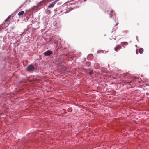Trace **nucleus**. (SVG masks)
I'll return each instance as SVG.
<instances>
[{"label": "nucleus", "mask_w": 149, "mask_h": 149, "mask_svg": "<svg viewBox=\"0 0 149 149\" xmlns=\"http://www.w3.org/2000/svg\"><path fill=\"white\" fill-rule=\"evenodd\" d=\"M10 18V16H8L3 23L2 25L4 26V27L5 28L7 27L9 24Z\"/></svg>", "instance_id": "nucleus-1"}, {"label": "nucleus", "mask_w": 149, "mask_h": 149, "mask_svg": "<svg viewBox=\"0 0 149 149\" xmlns=\"http://www.w3.org/2000/svg\"><path fill=\"white\" fill-rule=\"evenodd\" d=\"M27 69L28 71H31L34 69V66L32 65H30L27 68Z\"/></svg>", "instance_id": "nucleus-2"}, {"label": "nucleus", "mask_w": 149, "mask_h": 149, "mask_svg": "<svg viewBox=\"0 0 149 149\" xmlns=\"http://www.w3.org/2000/svg\"><path fill=\"white\" fill-rule=\"evenodd\" d=\"M59 0H56L54 1L51 3L48 6V8H50L54 6L55 4L59 1Z\"/></svg>", "instance_id": "nucleus-3"}, {"label": "nucleus", "mask_w": 149, "mask_h": 149, "mask_svg": "<svg viewBox=\"0 0 149 149\" xmlns=\"http://www.w3.org/2000/svg\"><path fill=\"white\" fill-rule=\"evenodd\" d=\"M52 52L51 51L49 50L45 52L44 53V55L46 56H49L52 54Z\"/></svg>", "instance_id": "nucleus-4"}, {"label": "nucleus", "mask_w": 149, "mask_h": 149, "mask_svg": "<svg viewBox=\"0 0 149 149\" xmlns=\"http://www.w3.org/2000/svg\"><path fill=\"white\" fill-rule=\"evenodd\" d=\"M121 48V46L120 45H118L116 46V47L114 48L115 51H117L118 50H120Z\"/></svg>", "instance_id": "nucleus-5"}, {"label": "nucleus", "mask_w": 149, "mask_h": 149, "mask_svg": "<svg viewBox=\"0 0 149 149\" xmlns=\"http://www.w3.org/2000/svg\"><path fill=\"white\" fill-rule=\"evenodd\" d=\"M93 58V55L92 54H89L87 56V59L89 60H91Z\"/></svg>", "instance_id": "nucleus-6"}, {"label": "nucleus", "mask_w": 149, "mask_h": 149, "mask_svg": "<svg viewBox=\"0 0 149 149\" xmlns=\"http://www.w3.org/2000/svg\"><path fill=\"white\" fill-rule=\"evenodd\" d=\"M24 12L23 11H21L19 12L18 13V15L19 16H21V15H23L24 14Z\"/></svg>", "instance_id": "nucleus-7"}, {"label": "nucleus", "mask_w": 149, "mask_h": 149, "mask_svg": "<svg viewBox=\"0 0 149 149\" xmlns=\"http://www.w3.org/2000/svg\"><path fill=\"white\" fill-rule=\"evenodd\" d=\"M46 13L48 14H49L51 13L50 10H48V9L46 10Z\"/></svg>", "instance_id": "nucleus-8"}, {"label": "nucleus", "mask_w": 149, "mask_h": 149, "mask_svg": "<svg viewBox=\"0 0 149 149\" xmlns=\"http://www.w3.org/2000/svg\"><path fill=\"white\" fill-rule=\"evenodd\" d=\"M139 52L140 53L142 54L143 52V48H140L139 50Z\"/></svg>", "instance_id": "nucleus-9"}, {"label": "nucleus", "mask_w": 149, "mask_h": 149, "mask_svg": "<svg viewBox=\"0 0 149 149\" xmlns=\"http://www.w3.org/2000/svg\"><path fill=\"white\" fill-rule=\"evenodd\" d=\"M86 0H73V1H79L80 2H81L83 1H85Z\"/></svg>", "instance_id": "nucleus-10"}, {"label": "nucleus", "mask_w": 149, "mask_h": 149, "mask_svg": "<svg viewBox=\"0 0 149 149\" xmlns=\"http://www.w3.org/2000/svg\"><path fill=\"white\" fill-rule=\"evenodd\" d=\"M52 1V0H44V2L45 3H48Z\"/></svg>", "instance_id": "nucleus-11"}, {"label": "nucleus", "mask_w": 149, "mask_h": 149, "mask_svg": "<svg viewBox=\"0 0 149 149\" xmlns=\"http://www.w3.org/2000/svg\"><path fill=\"white\" fill-rule=\"evenodd\" d=\"M111 14H110V17H111L112 16H113V10H111Z\"/></svg>", "instance_id": "nucleus-12"}, {"label": "nucleus", "mask_w": 149, "mask_h": 149, "mask_svg": "<svg viewBox=\"0 0 149 149\" xmlns=\"http://www.w3.org/2000/svg\"><path fill=\"white\" fill-rule=\"evenodd\" d=\"M122 44L125 45H127L128 44V43L127 42H122Z\"/></svg>", "instance_id": "nucleus-13"}, {"label": "nucleus", "mask_w": 149, "mask_h": 149, "mask_svg": "<svg viewBox=\"0 0 149 149\" xmlns=\"http://www.w3.org/2000/svg\"><path fill=\"white\" fill-rule=\"evenodd\" d=\"M91 64V63L90 62H88L87 63L86 65H88V66H90Z\"/></svg>", "instance_id": "nucleus-14"}, {"label": "nucleus", "mask_w": 149, "mask_h": 149, "mask_svg": "<svg viewBox=\"0 0 149 149\" xmlns=\"http://www.w3.org/2000/svg\"><path fill=\"white\" fill-rule=\"evenodd\" d=\"M68 3L69 4V5L70 4H72V3H71V2H69V3H66V4H68Z\"/></svg>", "instance_id": "nucleus-15"}, {"label": "nucleus", "mask_w": 149, "mask_h": 149, "mask_svg": "<svg viewBox=\"0 0 149 149\" xmlns=\"http://www.w3.org/2000/svg\"><path fill=\"white\" fill-rule=\"evenodd\" d=\"M136 53L137 54H138V51L137 50L136 51Z\"/></svg>", "instance_id": "nucleus-16"}, {"label": "nucleus", "mask_w": 149, "mask_h": 149, "mask_svg": "<svg viewBox=\"0 0 149 149\" xmlns=\"http://www.w3.org/2000/svg\"><path fill=\"white\" fill-rule=\"evenodd\" d=\"M95 65H96V64H95L94 65V66H95Z\"/></svg>", "instance_id": "nucleus-17"}, {"label": "nucleus", "mask_w": 149, "mask_h": 149, "mask_svg": "<svg viewBox=\"0 0 149 149\" xmlns=\"http://www.w3.org/2000/svg\"><path fill=\"white\" fill-rule=\"evenodd\" d=\"M98 68H99L98 67H97V68H97V69H98Z\"/></svg>", "instance_id": "nucleus-18"}]
</instances>
